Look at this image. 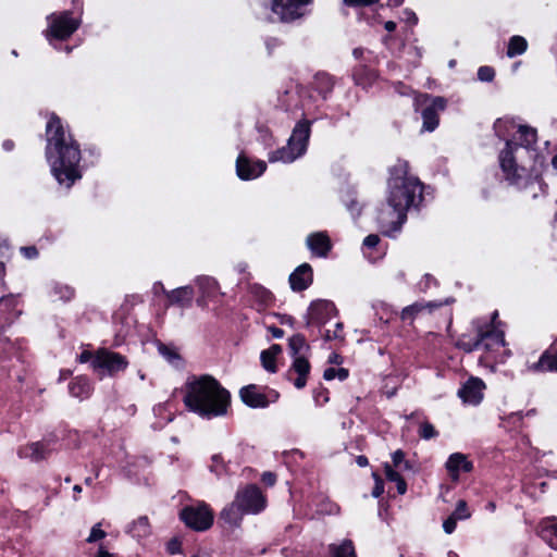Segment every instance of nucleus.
<instances>
[{"mask_svg": "<svg viewBox=\"0 0 557 557\" xmlns=\"http://www.w3.org/2000/svg\"><path fill=\"white\" fill-rule=\"evenodd\" d=\"M46 136V158L51 173L61 186L70 188L82 178L79 146L71 134H66L58 116L49 120Z\"/></svg>", "mask_w": 557, "mask_h": 557, "instance_id": "obj_1", "label": "nucleus"}, {"mask_svg": "<svg viewBox=\"0 0 557 557\" xmlns=\"http://www.w3.org/2000/svg\"><path fill=\"white\" fill-rule=\"evenodd\" d=\"M184 405L205 419L225 416L230 393L211 375L194 376L185 384Z\"/></svg>", "mask_w": 557, "mask_h": 557, "instance_id": "obj_2", "label": "nucleus"}, {"mask_svg": "<svg viewBox=\"0 0 557 557\" xmlns=\"http://www.w3.org/2000/svg\"><path fill=\"white\" fill-rule=\"evenodd\" d=\"M407 161L398 160L389 170L388 193L386 201L408 211L411 206L422 199V186L420 181L409 174Z\"/></svg>", "mask_w": 557, "mask_h": 557, "instance_id": "obj_3", "label": "nucleus"}, {"mask_svg": "<svg viewBox=\"0 0 557 557\" xmlns=\"http://www.w3.org/2000/svg\"><path fill=\"white\" fill-rule=\"evenodd\" d=\"M309 120L299 121L287 141V145L269 153L270 162L292 163L302 154H305L310 137Z\"/></svg>", "mask_w": 557, "mask_h": 557, "instance_id": "obj_4", "label": "nucleus"}, {"mask_svg": "<svg viewBox=\"0 0 557 557\" xmlns=\"http://www.w3.org/2000/svg\"><path fill=\"white\" fill-rule=\"evenodd\" d=\"M520 149L518 144L506 140V148L499 154V162L506 180L510 184L525 187L529 183L528 171L524 166L516 164L515 152Z\"/></svg>", "mask_w": 557, "mask_h": 557, "instance_id": "obj_5", "label": "nucleus"}, {"mask_svg": "<svg viewBox=\"0 0 557 557\" xmlns=\"http://www.w3.org/2000/svg\"><path fill=\"white\" fill-rule=\"evenodd\" d=\"M127 366L128 361L125 356L107 348L98 349L92 358V370L100 379L114 376L124 371Z\"/></svg>", "mask_w": 557, "mask_h": 557, "instance_id": "obj_6", "label": "nucleus"}, {"mask_svg": "<svg viewBox=\"0 0 557 557\" xmlns=\"http://www.w3.org/2000/svg\"><path fill=\"white\" fill-rule=\"evenodd\" d=\"M47 21L46 37L49 41L52 39L65 40L70 38L81 25V20L73 18L71 11L51 13Z\"/></svg>", "mask_w": 557, "mask_h": 557, "instance_id": "obj_7", "label": "nucleus"}, {"mask_svg": "<svg viewBox=\"0 0 557 557\" xmlns=\"http://www.w3.org/2000/svg\"><path fill=\"white\" fill-rule=\"evenodd\" d=\"M310 100L308 90L295 82L287 83L283 92L278 95V106L287 112L309 109Z\"/></svg>", "mask_w": 557, "mask_h": 557, "instance_id": "obj_8", "label": "nucleus"}, {"mask_svg": "<svg viewBox=\"0 0 557 557\" xmlns=\"http://www.w3.org/2000/svg\"><path fill=\"white\" fill-rule=\"evenodd\" d=\"M181 519L196 531H206L213 523V512L206 503L187 506L181 511Z\"/></svg>", "mask_w": 557, "mask_h": 557, "instance_id": "obj_9", "label": "nucleus"}, {"mask_svg": "<svg viewBox=\"0 0 557 557\" xmlns=\"http://www.w3.org/2000/svg\"><path fill=\"white\" fill-rule=\"evenodd\" d=\"M235 499L237 504L247 512L256 515L265 508V497L257 485H247L236 492Z\"/></svg>", "mask_w": 557, "mask_h": 557, "instance_id": "obj_10", "label": "nucleus"}, {"mask_svg": "<svg viewBox=\"0 0 557 557\" xmlns=\"http://www.w3.org/2000/svg\"><path fill=\"white\" fill-rule=\"evenodd\" d=\"M407 211L401 210L398 206L386 202L377 213V222L382 233L391 235L393 232L399 231L406 221Z\"/></svg>", "mask_w": 557, "mask_h": 557, "instance_id": "obj_11", "label": "nucleus"}, {"mask_svg": "<svg viewBox=\"0 0 557 557\" xmlns=\"http://www.w3.org/2000/svg\"><path fill=\"white\" fill-rule=\"evenodd\" d=\"M310 0H272V12L281 22L289 23L302 17Z\"/></svg>", "mask_w": 557, "mask_h": 557, "instance_id": "obj_12", "label": "nucleus"}, {"mask_svg": "<svg viewBox=\"0 0 557 557\" xmlns=\"http://www.w3.org/2000/svg\"><path fill=\"white\" fill-rule=\"evenodd\" d=\"M337 314L335 305L325 299H318L310 304L307 313V324L323 325Z\"/></svg>", "mask_w": 557, "mask_h": 557, "instance_id": "obj_13", "label": "nucleus"}, {"mask_svg": "<svg viewBox=\"0 0 557 557\" xmlns=\"http://www.w3.org/2000/svg\"><path fill=\"white\" fill-rule=\"evenodd\" d=\"M424 101L430 103L422 110V128L426 132H433L438 126V112L446 109L447 100L444 97L423 96Z\"/></svg>", "mask_w": 557, "mask_h": 557, "instance_id": "obj_14", "label": "nucleus"}, {"mask_svg": "<svg viewBox=\"0 0 557 557\" xmlns=\"http://www.w3.org/2000/svg\"><path fill=\"white\" fill-rule=\"evenodd\" d=\"M497 311L493 313L492 323L486 326H481L478 322L474 323L476 333H479L482 346L486 349L503 346L505 343L503 331L494 325V320L497 318Z\"/></svg>", "mask_w": 557, "mask_h": 557, "instance_id": "obj_15", "label": "nucleus"}, {"mask_svg": "<svg viewBox=\"0 0 557 557\" xmlns=\"http://www.w3.org/2000/svg\"><path fill=\"white\" fill-rule=\"evenodd\" d=\"M267 170V163L261 160H250L239 154L236 161L237 175L242 180H253L259 177Z\"/></svg>", "mask_w": 557, "mask_h": 557, "instance_id": "obj_16", "label": "nucleus"}, {"mask_svg": "<svg viewBox=\"0 0 557 557\" xmlns=\"http://www.w3.org/2000/svg\"><path fill=\"white\" fill-rule=\"evenodd\" d=\"M310 369L311 367L306 356H297L294 358L293 363L287 372V377L294 383L296 388L301 389L307 384Z\"/></svg>", "mask_w": 557, "mask_h": 557, "instance_id": "obj_17", "label": "nucleus"}, {"mask_svg": "<svg viewBox=\"0 0 557 557\" xmlns=\"http://www.w3.org/2000/svg\"><path fill=\"white\" fill-rule=\"evenodd\" d=\"M484 382L478 377L469 379L458 391V396L463 403L478 405L483 398Z\"/></svg>", "mask_w": 557, "mask_h": 557, "instance_id": "obj_18", "label": "nucleus"}, {"mask_svg": "<svg viewBox=\"0 0 557 557\" xmlns=\"http://www.w3.org/2000/svg\"><path fill=\"white\" fill-rule=\"evenodd\" d=\"M239 396L243 403L251 408H265L270 404L268 396L261 391V387L255 384L244 386L239 391Z\"/></svg>", "mask_w": 557, "mask_h": 557, "instance_id": "obj_19", "label": "nucleus"}, {"mask_svg": "<svg viewBox=\"0 0 557 557\" xmlns=\"http://www.w3.org/2000/svg\"><path fill=\"white\" fill-rule=\"evenodd\" d=\"M313 280L312 268L308 263H302L289 275V284L293 290L302 292L307 289Z\"/></svg>", "mask_w": 557, "mask_h": 557, "instance_id": "obj_20", "label": "nucleus"}, {"mask_svg": "<svg viewBox=\"0 0 557 557\" xmlns=\"http://www.w3.org/2000/svg\"><path fill=\"white\" fill-rule=\"evenodd\" d=\"M196 285L199 290L196 302L199 307L206 308L208 300L212 299L218 293V282L209 276H200L196 280Z\"/></svg>", "mask_w": 557, "mask_h": 557, "instance_id": "obj_21", "label": "nucleus"}, {"mask_svg": "<svg viewBox=\"0 0 557 557\" xmlns=\"http://www.w3.org/2000/svg\"><path fill=\"white\" fill-rule=\"evenodd\" d=\"M51 449L49 444L46 442H34L25 446L20 447L17 454L21 458L29 459L34 462L46 459Z\"/></svg>", "mask_w": 557, "mask_h": 557, "instance_id": "obj_22", "label": "nucleus"}, {"mask_svg": "<svg viewBox=\"0 0 557 557\" xmlns=\"http://www.w3.org/2000/svg\"><path fill=\"white\" fill-rule=\"evenodd\" d=\"M194 288L189 285L174 288L166 293L168 306L189 308L194 300Z\"/></svg>", "mask_w": 557, "mask_h": 557, "instance_id": "obj_23", "label": "nucleus"}, {"mask_svg": "<svg viewBox=\"0 0 557 557\" xmlns=\"http://www.w3.org/2000/svg\"><path fill=\"white\" fill-rule=\"evenodd\" d=\"M245 515H247V512L234 498V500L225 506L220 512V520L231 528H237L240 525Z\"/></svg>", "mask_w": 557, "mask_h": 557, "instance_id": "obj_24", "label": "nucleus"}, {"mask_svg": "<svg viewBox=\"0 0 557 557\" xmlns=\"http://www.w3.org/2000/svg\"><path fill=\"white\" fill-rule=\"evenodd\" d=\"M307 246L317 257H326L332 247L329 236L323 232L309 235Z\"/></svg>", "mask_w": 557, "mask_h": 557, "instance_id": "obj_25", "label": "nucleus"}, {"mask_svg": "<svg viewBox=\"0 0 557 557\" xmlns=\"http://www.w3.org/2000/svg\"><path fill=\"white\" fill-rule=\"evenodd\" d=\"M539 535L554 549H557V518L547 517L537 527Z\"/></svg>", "mask_w": 557, "mask_h": 557, "instance_id": "obj_26", "label": "nucleus"}, {"mask_svg": "<svg viewBox=\"0 0 557 557\" xmlns=\"http://www.w3.org/2000/svg\"><path fill=\"white\" fill-rule=\"evenodd\" d=\"M472 468V463L467 459L466 455L461 453L451 454L446 461V469L453 480L459 478L460 471L470 472Z\"/></svg>", "mask_w": 557, "mask_h": 557, "instance_id": "obj_27", "label": "nucleus"}, {"mask_svg": "<svg viewBox=\"0 0 557 557\" xmlns=\"http://www.w3.org/2000/svg\"><path fill=\"white\" fill-rule=\"evenodd\" d=\"M531 372H557V349L545 350L539 361L528 364Z\"/></svg>", "mask_w": 557, "mask_h": 557, "instance_id": "obj_28", "label": "nucleus"}, {"mask_svg": "<svg viewBox=\"0 0 557 557\" xmlns=\"http://www.w3.org/2000/svg\"><path fill=\"white\" fill-rule=\"evenodd\" d=\"M442 302H433V301H418L410 306L405 307L401 310L400 318L403 321L412 322L416 317L424 310L432 311L434 308L441 307Z\"/></svg>", "mask_w": 557, "mask_h": 557, "instance_id": "obj_29", "label": "nucleus"}, {"mask_svg": "<svg viewBox=\"0 0 557 557\" xmlns=\"http://www.w3.org/2000/svg\"><path fill=\"white\" fill-rule=\"evenodd\" d=\"M92 386L86 376H76L69 385V392L73 397L85 399L91 394Z\"/></svg>", "mask_w": 557, "mask_h": 557, "instance_id": "obj_30", "label": "nucleus"}, {"mask_svg": "<svg viewBox=\"0 0 557 557\" xmlns=\"http://www.w3.org/2000/svg\"><path fill=\"white\" fill-rule=\"evenodd\" d=\"M282 352V347L273 344L270 348L263 350L260 355L262 367L271 373L276 372V357Z\"/></svg>", "mask_w": 557, "mask_h": 557, "instance_id": "obj_31", "label": "nucleus"}, {"mask_svg": "<svg viewBox=\"0 0 557 557\" xmlns=\"http://www.w3.org/2000/svg\"><path fill=\"white\" fill-rule=\"evenodd\" d=\"M159 354L174 368L183 366V359L177 349L172 345H166L161 342L157 343Z\"/></svg>", "mask_w": 557, "mask_h": 557, "instance_id": "obj_32", "label": "nucleus"}, {"mask_svg": "<svg viewBox=\"0 0 557 557\" xmlns=\"http://www.w3.org/2000/svg\"><path fill=\"white\" fill-rule=\"evenodd\" d=\"M126 532L134 539H143L150 534V524L147 517H139L133 521L126 529Z\"/></svg>", "mask_w": 557, "mask_h": 557, "instance_id": "obj_33", "label": "nucleus"}, {"mask_svg": "<svg viewBox=\"0 0 557 557\" xmlns=\"http://www.w3.org/2000/svg\"><path fill=\"white\" fill-rule=\"evenodd\" d=\"M313 88L325 99L333 90L334 81L327 73H318L313 79Z\"/></svg>", "mask_w": 557, "mask_h": 557, "instance_id": "obj_34", "label": "nucleus"}, {"mask_svg": "<svg viewBox=\"0 0 557 557\" xmlns=\"http://www.w3.org/2000/svg\"><path fill=\"white\" fill-rule=\"evenodd\" d=\"M331 557H356L352 542L344 540L341 544H331L329 547Z\"/></svg>", "mask_w": 557, "mask_h": 557, "instance_id": "obj_35", "label": "nucleus"}, {"mask_svg": "<svg viewBox=\"0 0 557 557\" xmlns=\"http://www.w3.org/2000/svg\"><path fill=\"white\" fill-rule=\"evenodd\" d=\"M528 42L525 38L522 36H512L509 39L508 48H507V57L508 58H515L517 55H520L527 51Z\"/></svg>", "mask_w": 557, "mask_h": 557, "instance_id": "obj_36", "label": "nucleus"}, {"mask_svg": "<svg viewBox=\"0 0 557 557\" xmlns=\"http://www.w3.org/2000/svg\"><path fill=\"white\" fill-rule=\"evenodd\" d=\"M288 347L293 358H296L297 356H305L309 350V345L307 344L305 336L300 334H296L289 338Z\"/></svg>", "mask_w": 557, "mask_h": 557, "instance_id": "obj_37", "label": "nucleus"}, {"mask_svg": "<svg viewBox=\"0 0 557 557\" xmlns=\"http://www.w3.org/2000/svg\"><path fill=\"white\" fill-rule=\"evenodd\" d=\"M384 473L388 481L396 483L397 492L400 495H404L407 491V484L399 472L394 470L391 465L385 463Z\"/></svg>", "mask_w": 557, "mask_h": 557, "instance_id": "obj_38", "label": "nucleus"}, {"mask_svg": "<svg viewBox=\"0 0 557 557\" xmlns=\"http://www.w3.org/2000/svg\"><path fill=\"white\" fill-rule=\"evenodd\" d=\"M518 132L520 134V140L522 146L528 148L531 145L535 144L536 131L534 128L520 125Z\"/></svg>", "mask_w": 557, "mask_h": 557, "instance_id": "obj_39", "label": "nucleus"}, {"mask_svg": "<svg viewBox=\"0 0 557 557\" xmlns=\"http://www.w3.org/2000/svg\"><path fill=\"white\" fill-rule=\"evenodd\" d=\"M457 347L465 350L466 352H471L475 349L482 347V343L480 341L479 333H476L475 339H468L466 336H462L457 342Z\"/></svg>", "mask_w": 557, "mask_h": 557, "instance_id": "obj_40", "label": "nucleus"}, {"mask_svg": "<svg viewBox=\"0 0 557 557\" xmlns=\"http://www.w3.org/2000/svg\"><path fill=\"white\" fill-rule=\"evenodd\" d=\"M52 288H53V294L60 300L67 301L74 296V289L67 285H62V284L55 283Z\"/></svg>", "mask_w": 557, "mask_h": 557, "instance_id": "obj_41", "label": "nucleus"}, {"mask_svg": "<svg viewBox=\"0 0 557 557\" xmlns=\"http://www.w3.org/2000/svg\"><path fill=\"white\" fill-rule=\"evenodd\" d=\"M323 377L326 381H331L335 377H337L339 381H344L348 377V370L345 368H339V369L327 368V369H325V371L323 373Z\"/></svg>", "mask_w": 557, "mask_h": 557, "instance_id": "obj_42", "label": "nucleus"}, {"mask_svg": "<svg viewBox=\"0 0 557 557\" xmlns=\"http://www.w3.org/2000/svg\"><path fill=\"white\" fill-rule=\"evenodd\" d=\"M209 469L212 473H214L218 478H221L225 471L226 467L222 460V457L220 455H213L211 458V465L209 466Z\"/></svg>", "mask_w": 557, "mask_h": 557, "instance_id": "obj_43", "label": "nucleus"}, {"mask_svg": "<svg viewBox=\"0 0 557 557\" xmlns=\"http://www.w3.org/2000/svg\"><path fill=\"white\" fill-rule=\"evenodd\" d=\"M437 431L435 430L434 425L430 422L425 421L420 424L419 428V435L423 440H431L437 436Z\"/></svg>", "mask_w": 557, "mask_h": 557, "instance_id": "obj_44", "label": "nucleus"}, {"mask_svg": "<svg viewBox=\"0 0 557 557\" xmlns=\"http://www.w3.org/2000/svg\"><path fill=\"white\" fill-rule=\"evenodd\" d=\"M457 520H465L470 518L471 512L468 509L467 503L462 499L458 500L456 509L451 513Z\"/></svg>", "mask_w": 557, "mask_h": 557, "instance_id": "obj_45", "label": "nucleus"}, {"mask_svg": "<svg viewBox=\"0 0 557 557\" xmlns=\"http://www.w3.org/2000/svg\"><path fill=\"white\" fill-rule=\"evenodd\" d=\"M494 76H495V71L491 66L484 65V66L479 67V70H478V78L481 82H492L494 79Z\"/></svg>", "mask_w": 557, "mask_h": 557, "instance_id": "obj_46", "label": "nucleus"}, {"mask_svg": "<svg viewBox=\"0 0 557 557\" xmlns=\"http://www.w3.org/2000/svg\"><path fill=\"white\" fill-rule=\"evenodd\" d=\"M100 525V523H97L91 528L90 534L87 537L88 543H95L106 537L107 533L103 530H101Z\"/></svg>", "mask_w": 557, "mask_h": 557, "instance_id": "obj_47", "label": "nucleus"}, {"mask_svg": "<svg viewBox=\"0 0 557 557\" xmlns=\"http://www.w3.org/2000/svg\"><path fill=\"white\" fill-rule=\"evenodd\" d=\"M342 332H343V323L337 322L335 325V329H333V331L325 330L323 333V336H324L325 341L337 339V338H342Z\"/></svg>", "mask_w": 557, "mask_h": 557, "instance_id": "obj_48", "label": "nucleus"}, {"mask_svg": "<svg viewBox=\"0 0 557 557\" xmlns=\"http://www.w3.org/2000/svg\"><path fill=\"white\" fill-rule=\"evenodd\" d=\"M16 299L14 297H2L0 299V312L11 310L15 306Z\"/></svg>", "mask_w": 557, "mask_h": 557, "instance_id": "obj_49", "label": "nucleus"}, {"mask_svg": "<svg viewBox=\"0 0 557 557\" xmlns=\"http://www.w3.org/2000/svg\"><path fill=\"white\" fill-rule=\"evenodd\" d=\"M457 519L451 515L444 521L443 529L447 534H450L455 531L457 525Z\"/></svg>", "mask_w": 557, "mask_h": 557, "instance_id": "obj_50", "label": "nucleus"}, {"mask_svg": "<svg viewBox=\"0 0 557 557\" xmlns=\"http://www.w3.org/2000/svg\"><path fill=\"white\" fill-rule=\"evenodd\" d=\"M21 252L27 259H35L38 256V250L35 246L21 247Z\"/></svg>", "mask_w": 557, "mask_h": 557, "instance_id": "obj_51", "label": "nucleus"}, {"mask_svg": "<svg viewBox=\"0 0 557 557\" xmlns=\"http://www.w3.org/2000/svg\"><path fill=\"white\" fill-rule=\"evenodd\" d=\"M393 466L399 468L405 461V453L400 449L396 450L392 455Z\"/></svg>", "mask_w": 557, "mask_h": 557, "instance_id": "obj_52", "label": "nucleus"}, {"mask_svg": "<svg viewBox=\"0 0 557 557\" xmlns=\"http://www.w3.org/2000/svg\"><path fill=\"white\" fill-rule=\"evenodd\" d=\"M380 242V237L375 234L368 235L364 240L363 245L368 248H374Z\"/></svg>", "mask_w": 557, "mask_h": 557, "instance_id": "obj_53", "label": "nucleus"}, {"mask_svg": "<svg viewBox=\"0 0 557 557\" xmlns=\"http://www.w3.org/2000/svg\"><path fill=\"white\" fill-rule=\"evenodd\" d=\"M403 14H404V20L407 23L412 24V25L417 24L418 17L413 11L406 9V10H404Z\"/></svg>", "mask_w": 557, "mask_h": 557, "instance_id": "obj_54", "label": "nucleus"}, {"mask_svg": "<svg viewBox=\"0 0 557 557\" xmlns=\"http://www.w3.org/2000/svg\"><path fill=\"white\" fill-rule=\"evenodd\" d=\"M374 476H375V486L372 491V495L377 498L382 495L384 487H383L382 480L376 475H374Z\"/></svg>", "mask_w": 557, "mask_h": 557, "instance_id": "obj_55", "label": "nucleus"}, {"mask_svg": "<svg viewBox=\"0 0 557 557\" xmlns=\"http://www.w3.org/2000/svg\"><path fill=\"white\" fill-rule=\"evenodd\" d=\"M262 482L265 484V485H269V486H272L275 484L276 482V476L274 473L272 472H264L262 474Z\"/></svg>", "mask_w": 557, "mask_h": 557, "instance_id": "obj_56", "label": "nucleus"}, {"mask_svg": "<svg viewBox=\"0 0 557 557\" xmlns=\"http://www.w3.org/2000/svg\"><path fill=\"white\" fill-rule=\"evenodd\" d=\"M379 0H344L347 5H369L377 2Z\"/></svg>", "mask_w": 557, "mask_h": 557, "instance_id": "obj_57", "label": "nucleus"}, {"mask_svg": "<svg viewBox=\"0 0 557 557\" xmlns=\"http://www.w3.org/2000/svg\"><path fill=\"white\" fill-rule=\"evenodd\" d=\"M95 357V354H92L91 351H88V350H84L79 357H78V361L82 362V363H85V362H88L90 361V364L92 366V358Z\"/></svg>", "mask_w": 557, "mask_h": 557, "instance_id": "obj_58", "label": "nucleus"}, {"mask_svg": "<svg viewBox=\"0 0 557 557\" xmlns=\"http://www.w3.org/2000/svg\"><path fill=\"white\" fill-rule=\"evenodd\" d=\"M181 543L177 540H172L168 544V550L171 554H176L180 552Z\"/></svg>", "mask_w": 557, "mask_h": 557, "instance_id": "obj_59", "label": "nucleus"}, {"mask_svg": "<svg viewBox=\"0 0 557 557\" xmlns=\"http://www.w3.org/2000/svg\"><path fill=\"white\" fill-rule=\"evenodd\" d=\"M280 45H281V42H280L277 39H275V38H270V39H268V40L265 41V46H267V49H268L269 54H272L273 49H274L275 47H278Z\"/></svg>", "mask_w": 557, "mask_h": 557, "instance_id": "obj_60", "label": "nucleus"}, {"mask_svg": "<svg viewBox=\"0 0 557 557\" xmlns=\"http://www.w3.org/2000/svg\"><path fill=\"white\" fill-rule=\"evenodd\" d=\"M152 290L156 295L158 294H164L166 296V293H169L170 290H166L165 287L163 286V284L161 282H156L153 284V287H152Z\"/></svg>", "mask_w": 557, "mask_h": 557, "instance_id": "obj_61", "label": "nucleus"}, {"mask_svg": "<svg viewBox=\"0 0 557 557\" xmlns=\"http://www.w3.org/2000/svg\"><path fill=\"white\" fill-rule=\"evenodd\" d=\"M347 208L351 212L352 215L360 214L361 209L357 201L352 200L349 205H347Z\"/></svg>", "mask_w": 557, "mask_h": 557, "instance_id": "obj_62", "label": "nucleus"}, {"mask_svg": "<svg viewBox=\"0 0 557 557\" xmlns=\"http://www.w3.org/2000/svg\"><path fill=\"white\" fill-rule=\"evenodd\" d=\"M95 557H114L113 554L109 553L107 549H104L102 546H100L97 555Z\"/></svg>", "mask_w": 557, "mask_h": 557, "instance_id": "obj_63", "label": "nucleus"}, {"mask_svg": "<svg viewBox=\"0 0 557 557\" xmlns=\"http://www.w3.org/2000/svg\"><path fill=\"white\" fill-rule=\"evenodd\" d=\"M356 462L359 467H366L369 463L368 458L362 455H360L356 458Z\"/></svg>", "mask_w": 557, "mask_h": 557, "instance_id": "obj_64", "label": "nucleus"}]
</instances>
